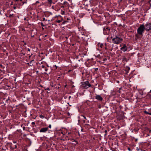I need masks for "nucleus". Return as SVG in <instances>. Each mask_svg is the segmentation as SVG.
<instances>
[{
    "instance_id": "nucleus-28",
    "label": "nucleus",
    "mask_w": 151,
    "mask_h": 151,
    "mask_svg": "<svg viewBox=\"0 0 151 151\" xmlns=\"http://www.w3.org/2000/svg\"><path fill=\"white\" fill-rule=\"evenodd\" d=\"M16 147H17V146L15 145V148H16Z\"/></svg>"
},
{
    "instance_id": "nucleus-1",
    "label": "nucleus",
    "mask_w": 151,
    "mask_h": 151,
    "mask_svg": "<svg viewBox=\"0 0 151 151\" xmlns=\"http://www.w3.org/2000/svg\"><path fill=\"white\" fill-rule=\"evenodd\" d=\"M123 39L121 38L116 36L115 38L112 39L113 43L114 44H118L121 43Z\"/></svg>"
},
{
    "instance_id": "nucleus-14",
    "label": "nucleus",
    "mask_w": 151,
    "mask_h": 151,
    "mask_svg": "<svg viewBox=\"0 0 151 151\" xmlns=\"http://www.w3.org/2000/svg\"><path fill=\"white\" fill-rule=\"evenodd\" d=\"M41 67H42V68H45V66L44 65H42V66Z\"/></svg>"
},
{
    "instance_id": "nucleus-17",
    "label": "nucleus",
    "mask_w": 151,
    "mask_h": 151,
    "mask_svg": "<svg viewBox=\"0 0 151 151\" xmlns=\"http://www.w3.org/2000/svg\"><path fill=\"white\" fill-rule=\"evenodd\" d=\"M32 125H34V124H35V122H33L32 123Z\"/></svg>"
},
{
    "instance_id": "nucleus-22",
    "label": "nucleus",
    "mask_w": 151,
    "mask_h": 151,
    "mask_svg": "<svg viewBox=\"0 0 151 151\" xmlns=\"http://www.w3.org/2000/svg\"><path fill=\"white\" fill-rule=\"evenodd\" d=\"M27 50L28 51H30V49H29V48H28V49H27Z\"/></svg>"
},
{
    "instance_id": "nucleus-15",
    "label": "nucleus",
    "mask_w": 151,
    "mask_h": 151,
    "mask_svg": "<svg viewBox=\"0 0 151 151\" xmlns=\"http://www.w3.org/2000/svg\"><path fill=\"white\" fill-rule=\"evenodd\" d=\"M60 22H61V21H60V20H58V21H57V22H58V23H60Z\"/></svg>"
},
{
    "instance_id": "nucleus-8",
    "label": "nucleus",
    "mask_w": 151,
    "mask_h": 151,
    "mask_svg": "<svg viewBox=\"0 0 151 151\" xmlns=\"http://www.w3.org/2000/svg\"><path fill=\"white\" fill-rule=\"evenodd\" d=\"M98 46L99 47H101V48H102V47L103 46V44H101V43H99L98 44Z\"/></svg>"
},
{
    "instance_id": "nucleus-9",
    "label": "nucleus",
    "mask_w": 151,
    "mask_h": 151,
    "mask_svg": "<svg viewBox=\"0 0 151 151\" xmlns=\"http://www.w3.org/2000/svg\"><path fill=\"white\" fill-rule=\"evenodd\" d=\"M107 29L108 30H109V28L107 27H105L104 29Z\"/></svg>"
},
{
    "instance_id": "nucleus-10",
    "label": "nucleus",
    "mask_w": 151,
    "mask_h": 151,
    "mask_svg": "<svg viewBox=\"0 0 151 151\" xmlns=\"http://www.w3.org/2000/svg\"><path fill=\"white\" fill-rule=\"evenodd\" d=\"M40 117L41 118H43L44 117V116L42 114L40 115Z\"/></svg>"
},
{
    "instance_id": "nucleus-20",
    "label": "nucleus",
    "mask_w": 151,
    "mask_h": 151,
    "mask_svg": "<svg viewBox=\"0 0 151 151\" xmlns=\"http://www.w3.org/2000/svg\"><path fill=\"white\" fill-rule=\"evenodd\" d=\"M45 71H47L48 70V69L46 68H45Z\"/></svg>"
},
{
    "instance_id": "nucleus-19",
    "label": "nucleus",
    "mask_w": 151,
    "mask_h": 151,
    "mask_svg": "<svg viewBox=\"0 0 151 151\" xmlns=\"http://www.w3.org/2000/svg\"><path fill=\"white\" fill-rule=\"evenodd\" d=\"M151 1V0H150V1L148 2V3H149L150 4V2Z\"/></svg>"
},
{
    "instance_id": "nucleus-32",
    "label": "nucleus",
    "mask_w": 151,
    "mask_h": 151,
    "mask_svg": "<svg viewBox=\"0 0 151 151\" xmlns=\"http://www.w3.org/2000/svg\"><path fill=\"white\" fill-rule=\"evenodd\" d=\"M70 97H71L70 96H69V99H70Z\"/></svg>"
},
{
    "instance_id": "nucleus-18",
    "label": "nucleus",
    "mask_w": 151,
    "mask_h": 151,
    "mask_svg": "<svg viewBox=\"0 0 151 151\" xmlns=\"http://www.w3.org/2000/svg\"><path fill=\"white\" fill-rule=\"evenodd\" d=\"M128 149L129 151H130L131 150V149H130V148H129V147H128Z\"/></svg>"
},
{
    "instance_id": "nucleus-30",
    "label": "nucleus",
    "mask_w": 151,
    "mask_h": 151,
    "mask_svg": "<svg viewBox=\"0 0 151 151\" xmlns=\"http://www.w3.org/2000/svg\"><path fill=\"white\" fill-rule=\"evenodd\" d=\"M83 117H84L85 119H86V117L84 116H83Z\"/></svg>"
},
{
    "instance_id": "nucleus-12",
    "label": "nucleus",
    "mask_w": 151,
    "mask_h": 151,
    "mask_svg": "<svg viewBox=\"0 0 151 151\" xmlns=\"http://www.w3.org/2000/svg\"><path fill=\"white\" fill-rule=\"evenodd\" d=\"M122 88H120L119 89V90H118V92H119V93H120L121 92V91H120V90Z\"/></svg>"
},
{
    "instance_id": "nucleus-7",
    "label": "nucleus",
    "mask_w": 151,
    "mask_h": 151,
    "mask_svg": "<svg viewBox=\"0 0 151 151\" xmlns=\"http://www.w3.org/2000/svg\"><path fill=\"white\" fill-rule=\"evenodd\" d=\"M95 98L99 101H101L103 100V98L99 95H97L96 96Z\"/></svg>"
},
{
    "instance_id": "nucleus-35",
    "label": "nucleus",
    "mask_w": 151,
    "mask_h": 151,
    "mask_svg": "<svg viewBox=\"0 0 151 151\" xmlns=\"http://www.w3.org/2000/svg\"><path fill=\"white\" fill-rule=\"evenodd\" d=\"M23 129H24L25 128V127H23Z\"/></svg>"
},
{
    "instance_id": "nucleus-6",
    "label": "nucleus",
    "mask_w": 151,
    "mask_h": 151,
    "mask_svg": "<svg viewBox=\"0 0 151 151\" xmlns=\"http://www.w3.org/2000/svg\"><path fill=\"white\" fill-rule=\"evenodd\" d=\"M48 127L43 128L40 130V132H45L48 130Z\"/></svg>"
},
{
    "instance_id": "nucleus-34",
    "label": "nucleus",
    "mask_w": 151,
    "mask_h": 151,
    "mask_svg": "<svg viewBox=\"0 0 151 151\" xmlns=\"http://www.w3.org/2000/svg\"><path fill=\"white\" fill-rule=\"evenodd\" d=\"M150 92L151 93V90L150 91Z\"/></svg>"
},
{
    "instance_id": "nucleus-24",
    "label": "nucleus",
    "mask_w": 151,
    "mask_h": 151,
    "mask_svg": "<svg viewBox=\"0 0 151 151\" xmlns=\"http://www.w3.org/2000/svg\"><path fill=\"white\" fill-rule=\"evenodd\" d=\"M107 132V130H105V133H106Z\"/></svg>"
},
{
    "instance_id": "nucleus-25",
    "label": "nucleus",
    "mask_w": 151,
    "mask_h": 151,
    "mask_svg": "<svg viewBox=\"0 0 151 151\" xmlns=\"http://www.w3.org/2000/svg\"><path fill=\"white\" fill-rule=\"evenodd\" d=\"M98 68H96V69H95V70H98Z\"/></svg>"
},
{
    "instance_id": "nucleus-16",
    "label": "nucleus",
    "mask_w": 151,
    "mask_h": 151,
    "mask_svg": "<svg viewBox=\"0 0 151 151\" xmlns=\"http://www.w3.org/2000/svg\"><path fill=\"white\" fill-rule=\"evenodd\" d=\"M48 127L49 128H51V126L50 124L49 125V126H48Z\"/></svg>"
},
{
    "instance_id": "nucleus-26",
    "label": "nucleus",
    "mask_w": 151,
    "mask_h": 151,
    "mask_svg": "<svg viewBox=\"0 0 151 151\" xmlns=\"http://www.w3.org/2000/svg\"><path fill=\"white\" fill-rule=\"evenodd\" d=\"M39 3V2L38 1H37L36 2V3Z\"/></svg>"
},
{
    "instance_id": "nucleus-23",
    "label": "nucleus",
    "mask_w": 151,
    "mask_h": 151,
    "mask_svg": "<svg viewBox=\"0 0 151 151\" xmlns=\"http://www.w3.org/2000/svg\"><path fill=\"white\" fill-rule=\"evenodd\" d=\"M13 8H14V9H16V7H15V6H14V7H13Z\"/></svg>"
},
{
    "instance_id": "nucleus-4",
    "label": "nucleus",
    "mask_w": 151,
    "mask_h": 151,
    "mask_svg": "<svg viewBox=\"0 0 151 151\" xmlns=\"http://www.w3.org/2000/svg\"><path fill=\"white\" fill-rule=\"evenodd\" d=\"M144 27L145 30L149 31L151 30V24H147L144 25Z\"/></svg>"
},
{
    "instance_id": "nucleus-13",
    "label": "nucleus",
    "mask_w": 151,
    "mask_h": 151,
    "mask_svg": "<svg viewBox=\"0 0 151 151\" xmlns=\"http://www.w3.org/2000/svg\"><path fill=\"white\" fill-rule=\"evenodd\" d=\"M45 90H49V91L50 90L49 88H48V87L46 88L45 89Z\"/></svg>"
},
{
    "instance_id": "nucleus-31",
    "label": "nucleus",
    "mask_w": 151,
    "mask_h": 151,
    "mask_svg": "<svg viewBox=\"0 0 151 151\" xmlns=\"http://www.w3.org/2000/svg\"><path fill=\"white\" fill-rule=\"evenodd\" d=\"M45 37H46L47 36V35H45Z\"/></svg>"
},
{
    "instance_id": "nucleus-33",
    "label": "nucleus",
    "mask_w": 151,
    "mask_h": 151,
    "mask_svg": "<svg viewBox=\"0 0 151 151\" xmlns=\"http://www.w3.org/2000/svg\"><path fill=\"white\" fill-rule=\"evenodd\" d=\"M20 1H22V0H19Z\"/></svg>"
},
{
    "instance_id": "nucleus-29",
    "label": "nucleus",
    "mask_w": 151,
    "mask_h": 151,
    "mask_svg": "<svg viewBox=\"0 0 151 151\" xmlns=\"http://www.w3.org/2000/svg\"><path fill=\"white\" fill-rule=\"evenodd\" d=\"M16 1H19V0H16Z\"/></svg>"
},
{
    "instance_id": "nucleus-27",
    "label": "nucleus",
    "mask_w": 151,
    "mask_h": 151,
    "mask_svg": "<svg viewBox=\"0 0 151 151\" xmlns=\"http://www.w3.org/2000/svg\"><path fill=\"white\" fill-rule=\"evenodd\" d=\"M43 19L44 20H45V18H43Z\"/></svg>"
},
{
    "instance_id": "nucleus-2",
    "label": "nucleus",
    "mask_w": 151,
    "mask_h": 151,
    "mask_svg": "<svg viewBox=\"0 0 151 151\" xmlns=\"http://www.w3.org/2000/svg\"><path fill=\"white\" fill-rule=\"evenodd\" d=\"M145 30V29L144 25L142 24L140 25L137 29V32L138 34L140 35H142L143 33Z\"/></svg>"
},
{
    "instance_id": "nucleus-3",
    "label": "nucleus",
    "mask_w": 151,
    "mask_h": 151,
    "mask_svg": "<svg viewBox=\"0 0 151 151\" xmlns=\"http://www.w3.org/2000/svg\"><path fill=\"white\" fill-rule=\"evenodd\" d=\"M91 85L89 83V82L87 81L83 82L81 85L82 87L85 89L88 88V87H91Z\"/></svg>"
},
{
    "instance_id": "nucleus-5",
    "label": "nucleus",
    "mask_w": 151,
    "mask_h": 151,
    "mask_svg": "<svg viewBox=\"0 0 151 151\" xmlns=\"http://www.w3.org/2000/svg\"><path fill=\"white\" fill-rule=\"evenodd\" d=\"M123 46L121 48V50L124 52H125L127 50V48L126 46V45L123 44Z\"/></svg>"
},
{
    "instance_id": "nucleus-37",
    "label": "nucleus",
    "mask_w": 151,
    "mask_h": 151,
    "mask_svg": "<svg viewBox=\"0 0 151 151\" xmlns=\"http://www.w3.org/2000/svg\"><path fill=\"white\" fill-rule=\"evenodd\" d=\"M150 114L151 115V114Z\"/></svg>"
},
{
    "instance_id": "nucleus-21",
    "label": "nucleus",
    "mask_w": 151,
    "mask_h": 151,
    "mask_svg": "<svg viewBox=\"0 0 151 151\" xmlns=\"http://www.w3.org/2000/svg\"><path fill=\"white\" fill-rule=\"evenodd\" d=\"M144 112L145 113H147V114L149 113L148 112H147L146 111H144Z\"/></svg>"
},
{
    "instance_id": "nucleus-36",
    "label": "nucleus",
    "mask_w": 151,
    "mask_h": 151,
    "mask_svg": "<svg viewBox=\"0 0 151 151\" xmlns=\"http://www.w3.org/2000/svg\"><path fill=\"white\" fill-rule=\"evenodd\" d=\"M66 38H67V37H66Z\"/></svg>"
},
{
    "instance_id": "nucleus-11",
    "label": "nucleus",
    "mask_w": 151,
    "mask_h": 151,
    "mask_svg": "<svg viewBox=\"0 0 151 151\" xmlns=\"http://www.w3.org/2000/svg\"><path fill=\"white\" fill-rule=\"evenodd\" d=\"M13 17V14H10L9 15V17Z\"/></svg>"
}]
</instances>
